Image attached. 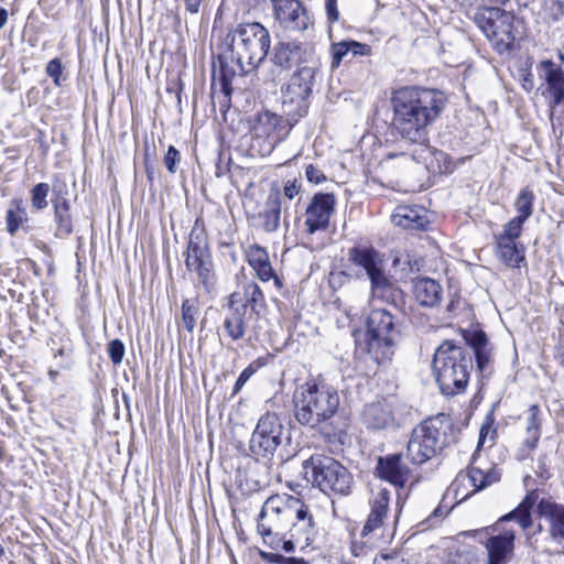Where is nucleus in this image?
I'll return each mask as SVG.
<instances>
[{"mask_svg":"<svg viewBox=\"0 0 564 564\" xmlns=\"http://www.w3.org/2000/svg\"><path fill=\"white\" fill-rule=\"evenodd\" d=\"M392 119L390 132L408 147L409 155L415 162L425 161L430 155L429 128L444 111L447 98L438 89L406 86L392 93Z\"/></svg>","mask_w":564,"mask_h":564,"instance_id":"f257e3e1","label":"nucleus"},{"mask_svg":"<svg viewBox=\"0 0 564 564\" xmlns=\"http://www.w3.org/2000/svg\"><path fill=\"white\" fill-rule=\"evenodd\" d=\"M257 531L272 550L292 553L310 546L318 535V525L312 508L288 494L270 496L257 519Z\"/></svg>","mask_w":564,"mask_h":564,"instance_id":"f03ea898","label":"nucleus"},{"mask_svg":"<svg viewBox=\"0 0 564 564\" xmlns=\"http://www.w3.org/2000/svg\"><path fill=\"white\" fill-rule=\"evenodd\" d=\"M228 37L229 53L219 56L218 75L214 68L212 77L213 96L219 86L223 95L219 105L225 109L230 107L232 78L256 69L264 61L270 48L269 31L257 22L239 24Z\"/></svg>","mask_w":564,"mask_h":564,"instance_id":"7ed1b4c3","label":"nucleus"},{"mask_svg":"<svg viewBox=\"0 0 564 564\" xmlns=\"http://www.w3.org/2000/svg\"><path fill=\"white\" fill-rule=\"evenodd\" d=\"M339 394L324 382L310 380L299 386L293 394L295 420L317 431L326 441H340L348 423L339 415Z\"/></svg>","mask_w":564,"mask_h":564,"instance_id":"20e7f679","label":"nucleus"},{"mask_svg":"<svg viewBox=\"0 0 564 564\" xmlns=\"http://www.w3.org/2000/svg\"><path fill=\"white\" fill-rule=\"evenodd\" d=\"M432 368L441 392L454 397L468 386L474 369L473 355L467 347L445 340L434 352Z\"/></svg>","mask_w":564,"mask_h":564,"instance_id":"39448f33","label":"nucleus"},{"mask_svg":"<svg viewBox=\"0 0 564 564\" xmlns=\"http://www.w3.org/2000/svg\"><path fill=\"white\" fill-rule=\"evenodd\" d=\"M449 419L441 413L415 426L406 446V457L414 465H422L440 454L447 444Z\"/></svg>","mask_w":564,"mask_h":564,"instance_id":"423d86ee","label":"nucleus"},{"mask_svg":"<svg viewBox=\"0 0 564 564\" xmlns=\"http://www.w3.org/2000/svg\"><path fill=\"white\" fill-rule=\"evenodd\" d=\"M303 469L312 484L328 496L346 497L352 492L355 480L351 473L330 456L315 454L303 462Z\"/></svg>","mask_w":564,"mask_h":564,"instance_id":"0eeeda50","label":"nucleus"},{"mask_svg":"<svg viewBox=\"0 0 564 564\" xmlns=\"http://www.w3.org/2000/svg\"><path fill=\"white\" fill-rule=\"evenodd\" d=\"M538 497L536 490L529 491L519 506L502 516L496 525L506 521H516L523 530L529 529L533 523L531 510L538 502L536 511L541 518L549 521L551 538L557 543H564V506L545 498L538 501Z\"/></svg>","mask_w":564,"mask_h":564,"instance_id":"6e6552de","label":"nucleus"},{"mask_svg":"<svg viewBox=\"0 0 564 564\" xmlns=\"http://www.w3.org/2000/svg\"><path fill=\"white\" fill-rule=\"evenodd\" d=\"M366 350L377 362L389 360L400 330L397 316L387 308L372 307L366 321Z\"/></svg>","mask_w":564,"mask_h":564,"instance_id":"1a4fd4ad","label":"nucleus"},{"mask_svg":"<svg viewBox=\"0 0 564 564\" xmlns=\"http://www.w3.org/2000/svg\"><path fill=\"white\" fill-rule=\"evenodd\" d=\"M317 67L303 65L297 67L289 83L282 88V108L290 124H295L308 110V97L315 82Z\"/></svg>","mask_w":564,"mask_h":564,"instance_id":"9d476101","label":"nucleus"},{"mask_svg":"<svg viewBox=\"0 0 564 564\" xmlns=\"http://www.w3.org/2000/svg\"><path fill=\"white\" fill-rule=\"evenodd\" d=\"M291 441L281 417L271 412L261 415L249 441V451L257 459H271L278 448Z\"/></svg>","mask_w":564,"mask_h":564,"instance_id":"9b49d317","label":"nucleus"},{"mask_svg":"<svg viewBox=\"0 0 564 564\" xmlns=\"http://www.w3.org/2000/svg\"><path fill=\"white\" fill-rule=\"evenodd\" d=\"M475 22L485 33L495 50L502 54L514 41V15L498 7H484L475 14Z\"/></svg>","mask_w":564,"mask_h":564,"instance_id":"f8f14e48","label":"nucleus"},{"mask_svg":"<svg viewBox=\"0 0 564 564\" xmlns=\"http://www.w3.org/2000/svg\"><path fill=\"white\" fill-rule=\"evenodd\" d=\"M185 264L189 271L196 272L198 281L207 292H210L215 284L214 263L206 234L197 224L189 232Z\"/></svg>","mask_w":564,"mask_h":564,"instance_id":"ddd939ff","label":"nucleus"},{"mask_svg":"<svg viewBox=\"0 0 564 564\" xmlns=\"http://www.w3.org/2000/svg\"><path fill=\"white\" fill-rule=\"evenodd\" d=\"M336 205V197L330 193H316L306 210L305 226L308 234L325 230L329 226L330 217Z\"/></svg>","mask_w":564,"mask_h":564,"instance_id":"4468645a","label":"nucleus"},{"mask_svg":"<svg viewBox=\"0 0 564 564\" xmlns=\"http://www.w3.org/2000/svg\"><path fill=\"white\" fill-rule=\"evenodd\" d=\"M274 17L286 30L305 31L312 24L307 9L299 0H271Z\"/></svg>","mask_w":564,"mask_h":564,"instance_id":"2eb2a0df","label":"nucleus"},{"mask_svg":"<svg viewBox=\"0 0 564 564\" xmlns=\"http://www.w3.org/2000/svg\"><path fill=\"white\" fill-rule=\"evenodd\" d=\"M361 417L367 429L373 431L389 430L399 425L395 417V403L392 399L366 404Z\"/></svg>","mask_w":564,"mask_h":564,"instance_id":"dca6fc26","label":"nucleus"},{"mask_svg":"<svg viewBox=\"0 0 564 564\" xmlns=\"http://www.w3.org/2000/svg\"><path fill=\"white\" fill-rule=\"evenodd\" d=\"M283 118L274 112L264 110L259 112L252 126V133L257 138H267L271 144L283 140L294 124H290L289 117Z\"/></svg>","mask_w":564,"mask_h":564,"instance_id":"f3484780","label":"nucleus"},{"mask_svg":"<svg viewBox=\"0 0 564 564\" xmlns=\"http://www.w3.org/2000/svg\"><path fill=\"white\" fill-rule=\"evenodd\" d=\"M313 51L301 42H280L273 47L271 61L282 69L308 65Z\"/></svg>","mask_w":564,"mask_h":564,"instance_id":"a211bd4d","label":"nucleus"},{"mask_svg":"<svg viewBox=\"0 0 564 564\" xmlns=\"http://www.w3.org/2000/svg\"><path fill=\"white\" fill-rule=\"evenodd\" d=\"M348 259L356 267L365 270L371 284L383 274H386L383 270V260L381 259L379 252L372 247H354L348 251Z\"/></svg>","mask_w":564,"mask_h":564,"instance_id":"6ab92c4d","label":"nucleus"},{"mask_svg":"<svg viewBox=\"0 0 564 564\" xmlns=\"http://www.w3.org/2000/svg\"><path fill=\"white\" fill-rule=\"evenodd\" d=\"M473 360H476L477 370L482 377L492 372V346L485 332L475 330L466 337Z\"/></svg>","mask_w":564,"mask_h":564,"instance_id":"aec40b11","label":"nucleus"},{"mask_svg":"<svg viewBox=\"0 0 564 564\" xmlns=\"http://www.w3.org/2000/svg\"><path fill=\"white\" fill-rule=\"evenodd\" d=\"M376 470L381 479L389 481L398 488L404 487L410 475V469L402 462L401 454H391L386 457H379Z\"/></svg>","mask_w":564,"mask_h":564,"instance_id":"412c9836","label":"nucleus"},{"mask_svg":"<svg viewBox=\"0 0 564 564\" xmlns=\"http://www.w3.org/2000/svg\"><path fill=\"white\" fill-rule=\"evenodd\" d=\"M237 296L238 293H232L229 296L228 310L223 322L226 335L234 341L245 337L247 326L245 305H235V303H237Z\"/></svg>","mask_w":564,"mask_h":564,"instance_id":"4be33fe9","label":"nucleus"},{"mask_svg":"<svg viewBox=\"0 0 564 564\" xmlns=\"http://www.w3.org/2000/svg\"><path fill=\"white\" fill-rule=\"evenodd\" d=\"M371 294L375 301L386 302L398 312H401L405 304L404 292L386 274L371 284Z\"/></svg>","mask_w":564,"mask_h":564,"instance_id":"5701e85b","label":"nucleus"},{"mask_svg":"<svg viewBox=\"0 0 564 564\" xmlns=\"http://www.w3.org/2000/svg\"><path fill=\"white\" fill-rule=\"evenodd\" d=\"M413 294L421 306L434 307L442 300L443 288L434 279L419 278L413 281Z\"/></svg>","mask_w":564,"mask_h":564,"instance_id":"b1692460","label":"nucleus"},{"mask_svg":"<svg viewBox=\"0 0 564 564\" xmlns=\"http://www.w3.org/2000/svg\"><path fill=\"white\" fill-rule=\"evenodd\" d=\"M384 523V518L369 513L368 519L361 530V541H354L351 543V552L355 556H360L365 553V549H371L378 539L382 536L381 529Z\"/></svg>","mask_w":564,"mask_h":564,"instance_id":"393cba45","label":"nucleus"},{"mask_svg":"<svg viewBox=\"0 0 564 564\" xmlns=\"http://www.w3.org/2000/svg\"><path fill=\"white\" fill-rule=\"evenodd\" d=\"M514 532L505 531L498 535L488 539L486 546L488 550V564H503L507 556L512 553L514 546Z\"/></svg>","mask_w":564,"mask_h":564,"instance_id":"a878e982","label":"nucleus"},{"mask_svg":"<svg viewBox=\"0 0 564 564\" xmlns=\"http://www.w3.org/2000/svg\"><path fill=\"white\" fill-rule=\"evenodd\" d=\"M235 305H245L246 313L250 308L256 316H261L267 310V301L263 291L254 281H248L242 285V297L238 293Z\"/></svg>","mask_w":564,"mask_h":564,"instance_id":"bb28decb","label":"nucleus"},{"mask_svg":"<svg viewBox=\"0 0 564 564\" xmlns=\"http://www.w3.org/2000/svg\"><path fill=\"white\" fill-rule=\"evenodd\" d=\"M539 67L544 70V79L554 104L564 102V72L551 59L540 62Z\"/></svg>","mask_w":564,"mask_h":564,"instance_id":"cd10ccee","label":"nucleus"},{"mask_svg":"<svg viewBox=\"0 0 564 564\" xmlns=\"http://www.w3.org/2000/svg\"><path fill=\"white\" fill-rule=\"evenodd\" d=\"M258 217L265 232H274L279 229L281 220V194L279 189L270 192Z\"/></svg>","mask_w":564,"mask_h":564,"instance_id":"c85d7f7f","label":"nucleus"},{"mask_svg":"<svg viewBox=\"0 0 564 564\" xmlns=\"http://www.w3.org/2000/svg\"><path fill=\"white\" fill-rule=\"evenodd\" d=\"M392 221L404 229H423L429 223L423 210L410 206H399Z\"/></svg>","mask_w":564,"mask_h":564,"instance_id":"c756f323","label":"nucleus"},{"mask_svg":"<svg viewBox=\"0 0 564 564\" xmlns=\"http://www.w3.org/2000/svg\"><path fill=\"white\" fill-rule=\"evenodd\" d=\"M525 435L523 444L530 449H534L541 437V410L538 404H532L524 412Z\"/></svg>","mask_w":564,"mask_h":564,"instance_id":"7c9ffc66","label":"nucleus"},{"mask_svg":"<svg viewBox=\"0 0 564 564\" xmlns=\"http://www.w3.org/2000/svg\"><path fill=\"white\" fill-rule=\"evenodd\" d=\"M497 256L500 261L510 268H520L525 260L524 248L518 241L495 240Z\"/></svg>","mask_w":564,"mask_h":564,"instance_id":"2f4dec72","label":"nucleus"},{"mask_svg":"<svg viewBox=\"0 0 564 564\" xmlns=\"http://www.w3.org/2000/svg\"><path fill=\"white\" fill-rule=\"evenodd\" d=\"M468 477L475 490H482L500 480V473L491 463L486 466H471Z\"/></svg>","mask_w":564,"mask_h":564,"instance_id":"473e14b6","label":"nucleus"},{"mask_svg":"<svg viewBox=\"0 0 564 564\" xmlns=\"http://www.w3.org/2000/svg\"><path fill=\"white\" fill-rule=\"evenodd\" d=\"M54 221L56 225L55 236L57 238H67L73 232V218L70 215V204L68 200H62L54 204Z\"/></svg>","mask_w":564,"mask_h":564,"instance_id":"72a5a7b5","label":"nucleus"},{"mask_svg":"<svg viewBox=\"0 0 564 564\" xmlns=\"http://www.w3.org/2000/svg\"><path fill=\"white\" fill-rule=\"evenodd\" d=\"M28 221V213L23 206L21 198H14L10 202V207L6 213L7 231L10 235H15L20 226Z\"/></svg>","mask_w":564,"mask_h":564,"instance_id":"f704fd0d","label":"nucleus"},{"mask_svg":"<svg viewBox=\"0 0 564 564\" xmlns=\"http://www.w3.org/2000/svg\"><path fill=\"white\" fill-rule=\"evenodd\" d=\"M534 198V193L530 188L524 187L520 191L514 203L517 218L527 221L531 217L533 213Z\"/></svg>","mask_w":564,"mask_h":564,"instance_id":"c9c22d12","label":"nucleus"},{"mask_svg":"<svg viewBox=\"0 0 564 564\" xmlns=\"http://www.w3.org/2000/svg\"><path fill=\"white\" fill-rule=\"evenodd\" d=\"M390 503V491L387 488H380L372 492V498L369 501L370 513L387 518Z\"/></svg>","mask_w":564,"mask_h":564,"instance_id":"e433bc0d","label":"nucleus"},{"mask_svg":"<svg viewBox=\"0 0 564 564\" xmlns=\"http://www.w3.org/2000/svg\"><path fill=\"white\" fill-rule=\"evenodd\" d=\"M199 314V306L195 300L185 299L182 303V323L188 333H193L196 326V318Z\"/></svg>","mask_w":564,"mask_h":564,"instance_id":"4c0bfd02","label":"nucleus"},{"mask_svg":"<svg viewBox=\"0 0 564 564\" xmlns=\"http://www.w3.org/2000/svg\"><path fill=\"white\" fill-rule=\"evenodd\" d=\"M524 223V220L513 217L503 226V230L500 234L494 235V239L503 241H517L521 237Z\"/></svg>","mask_w":564,"mask_h":564,"instance_id":"58836bf2","label":"nucleus"},{"mask_svg":"<svg viewBox=\"0 0 564 564\" xmlns=\"http://www.w3.org/2000/svg\"><path fill=\"white\" fill-rule=\"evenodd\" d=\"M541 15L549 23L560 21L564 17V0H544Z\"/></svg>","mask_w":564,"mask_h":564,"instance_id":"ea45409f","label":"nucleus"},{"mask_svg":"<svg viewBox=\"0 0 564 564\" xmlns=\"http://www.w3.org/2000/svg\"><path fill=\"white\" fill-rule=\"evenodd\" d=\"M50 185L47 183H39L34 185L30 192L31 194V205L35 210H43L47 207L48 202V193Z\"/></svg>","mask_w":564,"mask_h":564,"instance_id":"a19ab883","label":"nucleus"},{"mask_svg":"<svg viewBox=\"0 0 564 564\" xmlns=\"http://www.w3.org/2000/svg\"><path fill=\"white\" fill-rule=\"evenodd\" d=\"M253 271L256 272V275L259 280L262 282H268L271 279H273L274 284L278 289L282 288V281L281 279L274 273V270L270 263V260L267 259L265 261L261 262L260 264H257L252 267Z\"/></svg>","mask_w":564,"mask_h":564,"instance_id":"79ce46f5","label":"nucleus"},{"mask_svg":"<svg viewBox=\"0 0 564 564\" xmlns=\"http://www.w3.org/2000/svg\"><path fill=\"white\" fill-rule=\"evenodd\" d=\"M330 53L332 68H336L345 57L349 56V41L333 43L330 46Z\"/></svg>","mask_w":564,"mask_h":564,"instance_id":"37998d69","label":"nucleus"},{"mask_svg":"<svg viewBox=\"0 0 564 564\" xmlns=\"http://www.w3.org/2000/svg\"><path fill=\"white\" fill-rule=\"evenodd\" d=\"M494 421H495L494 420V414L489 413L486 416V421L484 422V424L480 427L477 448H479L480 446H482L486 443V440H487L488 436L490 437V442H491L490 445L494 444V440H495L496 434H497L496 430L492 429Z\"/></svg>","mask_w":564,"mask_h":564,"instance_id":"c03bdc74","label":"nucleus"},{"mask_svg":"<svg viewBox=\"0 0 564 564\" xmlns=\"http://www.w3.org/2000/svg\"><path fill=\"white\" fill-rule=\"evenodd\" d=\"M110 360L113 365H119L124 357V345L120 339H112L107 347Z\"/></svg>","mask_w":564,"mask_h":564,"instance_id":"a18cd8bd","label":"nucleus"},{"mask_svg":"<svg viewBox=\"0 0 564 564\" xmlns=\"http://www.w3.org/2000/svg\"><path fill=\"white\" fill-rule=\"evenodd\" d=\"M45 72L53 79L55 86H62L63 65L59 58L51 59L46 65Z\"/></svg>","mask_w":564,"mask_h":564,"instance_id":"49530a36","label":"nucleus"},{"mask_svg":"<svg viewBox=\"0 0 564 564\" xmlns=\"http://www.w3.org/2000/svg\"><path fill=\"white\" fill-rule=\"evenodd\" d=\"M180 162L181 154L178 150L174 145H170L164 156L165 167L170 173L174 174L177 171V165Z\"/></svg>","mask_w":564,"mask_h":564,"instance_id":"de8ad7c7","label":"nucleus"},{"mask_svg":"<svg viewBox=\"0 0 564 564\" xmlns=\"http://www.w3.org/2000/svg\"><path fill=\"white\" fill-rule=\"evenodd\" d=\"M267 259H269V254L262 247L253 246L248 251V263L251 268L257 264H260Z\"/></svg>","mask_w":564,"mask_h":564,"instance_id":"09e8293b","label":"nucleus"},{"mask_svg":"<svg viewBox=\"0 0 564 564\" xmlns=\"http://www.w3.org/2000/svg\"><path fill=\"white\" fill-rule=\"evenodd\" d=\"M373 564H408L398 553H381L373 560Z\"/></svg>","mask_w":564,"mask_h":564,"instance_id":"8fccbe9b","label":"nucleus"},{"mask_svg":"<svg viewBox=\"0 0 564 564\" xmlns=\"http://www.w3.org/2000/svg\"><path fill=\"white\" fill-rule=\"evenodd\" d=\"M53 194L54 198L52 199V204L62 202V200H68L66 198L68 194V188L65 182L56 180L53 184Z\"/></svg>","mask_w":564,"mask_h":564,"instance_id":"3c124183","label":"nucleus"},{"mask_svg":"<svg viewBox=\"0 0 564 564\" xmlns=\"http://www.w3.org/2000/svg\"><path fill=\"white\" fill-rule=\"evenodd\" d=\"M305 175L307 181L314 184H319L326 180L323 171L313 164L306 166Z\"/></svg>","mask_w":564,"mask_h":564,"instance_id":"603ef678","label":"nucleus"},{"mask_svg":"<svg viewBox=\"0 0 564 564\" xmlns=\"http://www.w3.org/2000/svg\"><path fill=\"white\" fill-rule=\"evenodd\" d=\"M371 52V48L368 44L356 42V41H349V55L352 57L355 56H366L369 55Z\"/></svg>","mask_w":564,"mask_h":564,"instance_id":"864d4df0","label":"nucleus"},{"mask_svg":"<svg viewBox=\"0 0 564 564\" xmlns=\"http://www.w3.org/2000/svg\"><path fill=\"white\" fill-rule=\"evenodd\" d=\"M254 372L256 369L252 367V365H249L246 369L242 370L234 386V394L238 393L241 390V388L246 384V382Z\"/></svg>","mask_w":564,"mask_h":564,"instance_id":"5fc2aeb1","label":"nucleus"},{"mask_svg":"<svg viewBox=\"0 0 564 564\" xmlns=\"http://www.w3.org/2000/svg\"><path fill=\"white\" fill-rule=\"evenodd\" d=\"M325 10L329 23H335L339 19L337 0H325Z\"/></svg>","mask_w":564,"mask_h":564,"instance_id":"6e6d98bb","label":"nucleus"},{"mask_svg":"<svg viewBox=\"0 0 564 564\" xmlns=\"http://www.w3.org/2000/svg\"><path fill=\"white\" fill-rule=\"evenodd\" d=\"M301 189V184H299L297 180L288 181L283 188V194L286 198L293 199Z\"/></svg>","mask_w":564,"mask_h":564,"instance_id":"4d7b16f0","label":"nucleus"},{"mask_svg":"<svg viewBox=\"0 0 564 564\" xmlns=\"http://www.w3.org/2000/svg\"><path fill=\"white\" fill-rule=\"evenodd\" d=\"M262 557L274 564H284L286 560V556L278 553H262Z\"/></svg>","mask_w":564,"mask_h":564,"instance_id":"13d9d810","label":"nucleus"},{"mask_svg":"<svg viewBox=\"0 0 564 564\" xmlns=\"http://www.w3.org/2000/svg\"><path fill=\"white\" fill-rule=\"evenodd\" d=\"M203 0H185V9L192 14H196L199 11Z\"/></svg>","mask_w":564,"mask_h":564,"instance_id":"bf43d9fd","label":"nucleus"},{"mask_svg":"<svg viewBox=\"0 0 564 564\" xmlns=\"http://www.w3.org/2000/svg\"><path fill=\"white\" fill-rule=\"evenodd\" d=\"M522 87L528 93L533 89L534 82H533V78H532V74L528 73L527 75L523 76Z\"/></svg>","mask_w":564,"mask_h":564,"instance_id":"052dcab7","label":"nucleus"},{"mask_svg":"<svg viewBox=\"0 0 564 564\" xmlns=\"http://www.w3.org/2000/svg\"><path fill=\"white\" fill-rule=\"evenodd\" d=\"M8 21V11L7 9L0 7V30L6 25Z\"/></svg>","mask_w":564,"mask_h":564,"instance_id":"680f3d73","label":"nucleus"},{"mask_svg":"<svg viewBox=\"0 0 564 564\" xmlns=\"http://www.w3.org/2000/svg\"><path fill=\"white\" fill-rule=\"evenodd\" d=\"M284 564H308L304 558L299 557H286Z\"/></svg>","mask_w":564,"mask_h":564,"instance_id":"e2e57ef3","label":"nucleus"},{"mask_svg":"<svg viewBox=\"0 0 564 564\" xmlns=\"http://www.w3.org/2000/svg\"><path fill=\"white\" fill-rule=\"evenodd\" d=\"M488 1L491 3H495V4H500V6H503L507 2H509V0H488Z\"/></svg>","mask_w":564,"mask_h":564,"instance_id":"0e129e2a","label":"nucleus"},{"mask_svg":"<svg viewBox=\"0 0 564 564\" xmlns=\"http://www.w3.org/2000/svg\"><path fill=\"white\" fill-rule=\"evenodd\" d=\"M433 516L438 518L443 517V511L441 510V508H436L433 512Z\"/></svg>","mask_w":564,"mask_h":564,"instance_id":"69168bd1","label":"nucleus"},{"mask_svg":"<svg viewBox=\"0 0 564 564\" xmlns=\"http://www.w3.org/2000/svg\"><path fill=\"white\" fill-rule=\"evenodd\" d=\"M558 58L564 64V46L558 51Z\"/></svg>","mask_w":564,"mask_h":564,"instance_id":"338daca9","label":"nucleus"},{"mask_svg":"<svg viewBox=\"0 0 564 564\" xmlns=\"http://www.w3.org/2000/svg\"><path fill=\"white\" fill-rule=\"evenodd\" d=\"M397 156H398V154H397V153H394V152H390V153H388V154H387V156H386V158H387V159H394V158H397Z\"/></svg>","mask_w":564,"mask_h":564,"instance_id":"774afa93","label":"nucleus"}]
</instances>
